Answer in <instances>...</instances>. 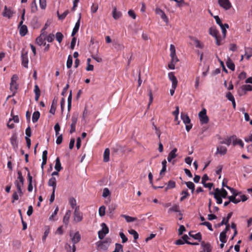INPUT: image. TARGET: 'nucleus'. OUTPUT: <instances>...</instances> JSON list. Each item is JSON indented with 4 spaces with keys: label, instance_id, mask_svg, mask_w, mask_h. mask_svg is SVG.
<instances>
[{
    "label": "nucleus",
    "instance_id": "1",
    "mask_svg": "<svg viewBox=\"0 0 252 252\" xmlns=\"http://www.w3.org/2000/svg\"><path fill=\"white\" fill-rule=\"evenodd\" d=\"M99 240L95 243L96 249L100 251H105L111 243L110 237H99Z\"/></svg>",
    "mask_w": 252,
    "mask_h": 252
},
{
    "label": "nucleus",
    "instance_id": "2",
    "mask_svg": "<svg viewBox=\"0 0 252 252\" xmlns=\"http://www.w3.org/2000/svg\"><path fill=\"white\" fill-rule=\"evenodd\" d=\"M81 237H71L65 245V249L67 252H75L76 247L75 244L80 241Z\"/></svg>",
    "mask_w": 252,
    "mask_h": 252
},
{
    "label": "nucleus",
    "instance_id": "3",
    "mask_svg": "<svg viewBox=\"0 0 252 252\" xmlns=\"http://www.w3.org/2000/svg\"><path fill=\"white\" fill-rule=\"evenodd\" d=\"M198 117L201 124H206L209 121V118L206 115V110L205 108H203L198 113Z\"/></svg>",
    "mask_w": 252,
    "mask_h": 252
},
{
    "label": "nucleus",
    "instance_id": "4",
    "mask_svg": "<svg viewBox=\"0 0 252 252\" xmlns=\"http://www.w3.org/2000/svg\"><path fill=\"white\" fill-rule=\"evenodd\" d=\"M186 239V244L191 245H198L202 241V237H182Z\"/></svg>",
    "mask_w": 252,
    "mask_h": 252
},
{
    "label": "nucleus",
    "instance_id": "5",
    "mask_svg": "<svg viewBox=\"0 0 252 252\" xmlns=\"http://www.w3.org/2000/svg\"><path fill=\"white\" fill-rule=\"evenodd\" d=\"M83 216L82 213L79 211V206H76L74 212V220L77 222H80L82 220Z\"/></svg>",
    "mask_w": 252,
    "mask_h": 252
},
{
    "label": "nucleus",
    "instance_id": "6",
    "mask_svg": "<svg viewBox=\"0 0 252 252\" xmlns=\"http://www.w3.org/2000/svg\"><path fill=\"white\" fill-rule=\"evenodd\" d=\"M218 3L220 6L227 10L231 7V4L229 0H218Z\"/></svg>",
    "mask_w": 252,
    "mask_h": 252
},
{
    "label": "nucleus",
    "instance_id": "7",
    "mask_svg": "<svg viewBox=\"0 0 252 252\" xmlns=\"http://www.w3.org/2000/svg\"><path fill=\"white\" fill-rule=\"evenodd\" d=\"M10 141L13 149L16 151L18 146V142L17 141V135L16 133H14L12 134L11 137L10 139Z\"/></svg>",
    "mask_w": 252,
    "mask_h": 252
},
{
    "label": "nucleus",
    "instance_id": "8",
    "mask_svg": "<svg viewBox=\"0 0 252 252\" xmlns=\"http://www.w3.org/2000/svg\"><path fill=\"white\" fill-rule=\"evenodd\" d=\"M232 214H233L232 212L229 213L227 214V217L226 218H223L222 219V220H221V221L220 223H218L217 225H216V227H220V226L223 225L224 224H225L226 226L229 225V224L228 223L229 220L231 217Z\"/></svg>",
    "mask_w": 252,
    "mask_h": 252
},
{
    "label": "nucleus",
    "instance_id": "9",
    "mask_svg": "<svg viewBox=\"0 0 252 252\" xmlns=\"http://www.w3.org/2000/svg\"><path fill=\"white\" fill-rule=\"evenodd\" d=\"M101 225L102 229L98 232V236H105L109 232V228L105 223H102Z\"/></svg>",
    "mask_w": 252,
    "mask_h": 252
},
{
    "label": "nucleus",
    "instance_id": "10",
    "mask_svg": "<svg viewBox=\"0 0 252 252\" xmlns=\"http://www.w3.org/2000/svg\"><path fill=\"white\" fill-rule=\"evenodd\" d=\"M22 58V64L25 68L28 67V63L29 60L28 58V52H26L25 53L23 52L22 53L21 55Z\"/></svg>",
    "mask_w": 252,
    "mask_h": 252
},
{
    "label": "nucleus",
    "instance_id": "11",
    "mask_svg": "<svg viewBox=\"0 0 252 252\" xmlns=\"http://www.w3.org/2000/svg\"><path fill=\"white\" fill-rule=\"evenodd\" d=\"M200 243L203 249L202 251H204V252H211L212 251V247L209 243H206L202 240Z\"/></svg>",
    "mask_w": 252,
    "mask_h": 252
},
{
    "label": "nucleus",
    "instance_id": "12",
    "mask_svg": "<svg viewBox=\"0 0 252 252\" xmlns=\"http://www.w3.org/2000/svg\"><path fill=\"white\" fill-rule=\"evenodd\" d=\"M13 14V11H12L10 9H8L7 7L5 5L4 6V10L2 13V16L10 19L12 17Z\"/></svg>",
    "mask_w": 252,
    "mask_h": 252
},
{
    "label": "nucleus",
    "instance_id": "13",
    "mask_svg": "<svg viewBox=\"0 0 252 252\" xmlns=\"http://www.w3.org/2000/svg\"><path fill=\"white\" fill-rule=\"evenodd\" d=\"M168 78L169 79L172 81V85L173 86V88L175 87H177L178 84V80L176 77V76L174 75V74L173 72H171L168 73Z\"/></svg>",
    "mask_w": 252,
    "mask_h": 252
},
{
    "label": "nucleus",
    "instance_id": "14",
    "mask_svg": "<svg viewBox=\"0 0 252 252\" xmlns=\"http://www.w3.org/2000/svg\"><path fill=\"white\" fill-rule=\"evenodd\" d=\"M177 151V149L175 148L169 153L167 157V160L168 162H171L173 158L177 157V155L176 154Z\"/></svg>",
    "mask_w": 252,
    "mask_h": 252
},
{
    "label": "nucleus",
    "instance_id": "15",
    "mask_svg": "<svg viewBox=\"0 0 252 252\" xmlns=\"http://www.w3.org/2000/svg\"><path fill=\"white\" fill-rule=\"evenodd\" d=\"M169 211L173 212H179V215L181 216V217L179 218V220H182L183 214L180 212L179 210V206L177 204H174L172 207L169 209Z\"/></svg>",
    "mask_w": 252,
    "mask_h": 252
},
{
    "label": "nucleus",
    "instance_id": "16",
    "mask_svg": "<svg viewBox=\"0 0 252 252\" xmlns=\"http://www.w3.org/2000/svg\"><path fill=\"white\" fill-rule=\"evenodd\" d=\"M18 28H19V33L22 36H25L28 32L27 27L25 25H22L21 26L18 25Z\"/></svg>",
    "mask_w": 252,
    "mask_h": 252
},
{
    "label": "nucleus",
    "instance_id": "17",
    "mask_svg": "<svg viewBox=\"0 0 252 252\" xmlns=\"http://www.w3.org/2000/svg\"><path fill=\"white\" fill-rule=\"evenodd\" d=\"M236 139V135H233L229 137H228L227 139H225L224 140H222L220 142V144H226L227 146H229L230 144L231 143L232 141H233L234 139Z\"/></svg>",
    "mask_w": 252,
    "mask_h": 252
},
{
    "label": "nucleus",
    "instance_id": "18",
    "mask_svg": "<svg viewBox=\"0 0 252 252\" xmlns=\"http://www.w3.org/2000/svg\"><path fill=\"white\" fill-rule=\"evenodd\" d=\"M189 38L192 41H194V43L195 45V46L197 48H199L201 49H202L203 48V44L202 43H201L200 41L198 40L195 37L189 36Z\"/></svg>",
    "mask_w": 252,
    "mask_h": 252
},
{
    "label": "nucleus",
    "instance_id": "19",
    "mask_svg": "<svg viewBox=\"0 0 252 252\" xmlns=\"http://www.w3.org/2000/svg\"><path fill=\"white\" fill-rule=\"evenodd\" d=\"M113 17L114 19L117 20L119 19L122 15V13L120 11H117V8L115 6L113 8V10L112 11Z\"/></svg>",
    "mask_w": 252,
    "mask_h": 252
},
{
    "label": "nucleus",
    "instance_id": "20",
    "mask_svg": "<svg viewBox=\"0 0 252 252\" xmlns=\"http://www.w3.org/2000/svg\"><path fill=\"white\" fill-rule=\"evenodd\" d=\"M226 64L227 67L231 70L234 71L235 70V64L229 57L227 58Z\"/></svg>",
    "mask_w": 252,
    "mask_h": 252
},
{
    "label": "nucleus",
    "instance_id": "21",
    "mask_svg": "<svg viewBox=\"0 0 252 252\" xmlns=\"http://www.w3.org/2000/svg\"><path fill=\"white\" fill-rule=\"evenodd\" d=\"M227 153V149L225 147L220 146L217 148V152L216 154H220L221 155H224Z\"/></svg>",
    "mask_w": 252,
    "mask_h": 252
},
{
    "label": "nucleus",
    "instance_id": "22",
    "mask_svg": "<svg viewBox=\"0 0 252 252\" xmlns=\"http://www.w3.org/2000/svg\"><path fill=\"white\" fill-rule=\"evenodd\" d=\"M181 119L186 125L190 123V119L187 114L181 113Z\"/></svg>",
    "mask_w": 252,
    "mask_h": 252
},
{
    "label": "nucleus",
    "instance_id": "23",
    "mask_svg": "<svg viewBox=\"0 0 252 252\" xmlns=\"http://www.w3.org/2000/svg\"><path fill=\"white\" fill-rule=\"evenodd\" d=\"M48 185L53 187V190L55 191L56 188V180L55 177H52L48 181Z\"/></svg>",
    "mask_w": 252,
    "mask_h": 252
},
{
    "label": "nucleus",
    "instance_id": "24",
    "mask_svg": "<svg viewBox=\"0 0 252 252\" xmlns=\"http://www.w3.org/2000/svg\"><path fill=\"white\" fill-rule=\"evenodd\" d=\"M57 103V99H56L55 98H54L52 103L51 106V108L49 112L52 114H55L56 109V105Z\"/></svg>",
    "mask_w": 252,
    "mask_h": 252
},
{
    "label": "nucleus",
    "instance_id": "25",
    "mask_svg": "<svg viewBox=\"0 0 252 252\" xmlns=\"http://www.w3.org/2000/svg\"><path fill=\"white\" fill-rule=\"evenodd\" d=\"M109 155H110V150L109 148H106L105 149L103 154V161L105 162H107L109 160Z\"/></svg>",
    "mask_w": 252,
    "mask_h": 252
},
{
    "label": "nucleus",
    "instance_id": "26",
    "mask_svg": "<svg viewBox=\"0 0 252 252\" xmlns=\"http://www.w3.org/2000/svg\"><path fill=\"white\" fill-rule=\"evenodd\" d=\"M70 215L71 211L70 210H68L65 213L63 219V222L65 225L68 224Z\"/></svg>",
    "mask_w": 252,
    "mask_h": 252
},
{
    "label": "nucleus",
    "instance_id": "27",
    "mask_svg": "<svg viewBox=\"0 0 252 252\" xmlns=\"http://www.w3.org/2000/svg\"><path fill=\"white\" fill-rule=\"evenodd\" d=\"M40 114L39 111H35L32 114V121L33 123L37 122L40 118Z\"/></svg>",
    "mask_w": 252,
    "mask_h": 252
},
{
    "label": "nucleus",
    "instance_id": "28",
    "mask_svg": "<svg viewBox=\"0 0 252 252\" xmlns=\"http://www.w3.org/2000/svg\"><path fill=\"white\" fill-rule=\"evenodd\" d=\"M209 33L210 34L214 36L215 38H217V37L220 36V35H218V31L216 29H214L213 27H211L209 29Z\"/></svg>",
    "mask_w": 252,
    "mask_h": 252
},
{
    "label": "nucleus",
    "instance_id": "29",
    "mask_svg": "<svg viewBox=\"0 0 252 252\" xmlns=\"http://www.w3.org/2000/svg\"><path fill=\"white\" fill-rule=\"evenodd\" d=\"M241 88L243 91L244 94H246L247 91H252V86L250 85H244L241 87Z\"/></svg>",
    "mask_w": 252,
    "mask_h": 252
},
{
    "label": "nucleus",
    "instance_id": "30",
    "mask_svg": "<svg viewBox=\"0 0 252 252\" xmlns=\"http://www.w3.org/2000/svg\"><path fill=\"white\" fill-rule=\"evenodd\" d=\"M31 25L33 28H37L39 27L40 24L38 23V18L37 17H34L31 21Z\"/></svg>",
    "mask_w": 252,
    "mask_h": 252
},
{
    "label": "nucleus",
    "instance_id": "31",
    "mask_svg": "<svg viewBox=\"0 0 252 252\" xmlns=\"http://www.w3.org/2000/svg\"><path fill=\"white\" fill-rule=\"evenodd\" d=\"M62 167L60 162L59 158H57L56 159V164L55 166V169L57 171H60L62 169Z\"/></svg>",
    "mask_w": 252,
    "mask_h": 252
},
{
    "label": "nucleus",
    "instance_id": "32",
    "mask_svg": "<svg viewBox=\"0 0 252 252\" xmlns=\"http://www.w3.org/2000/svg\"><path fill=\"white\" fill-rule=\"evenodd\" d=\"M46 40V37H41V35H39V36H38L36 39V40H35V43L39 45V46H41V45L43 44H44V41Z\"/></svg>",
    "mask_w": 252,
    "mask_h": 252
},
{
    "label": "nucleus",
    "instance_id": "33",
    "mask_svg": "<svg viewBox=\"0 0 252 252\" xmlns=\"http://www.w3.org/2000/svg\"><path fill=\"white\" fill-rule=\"evenodd\" d=\"M113 46L118 51H121L125 49V46L122 44L119 43L118 42H114Z\"/></svg>",
    "mask_w": 252,
    "mask_h": 252
},
{
    "label": "nucleus",
    "instance_id": "34",
    "mask_svg": "<svg viewBox=\"0 0 252 252\" xmlns=\"http://www.w3.org/2000/svg\"><path fill=\"white\" fill-rule=\"evenodd\" d=\"M18 89V85L16 83H10V90L13 92L12 95H14L16 93V90Z\"/></svg>",
    "mask_w": 252,
    "mask_h": 252
},
{
    "label": "nucleus",
    "instance_id": "35",
    "mask_svg": "<svg viewBox=\"0 0 252 252\" xmlns=\"http://www.w3.org/2000/svg\"><path fill=\"white\" fill-rule=\"evenodd\" d=\"M121 217L125 218L128 222H132L137 220V218L131 217L125 215H122Z\"/></svg>",
    "mask_w": 252,
    "mask_h": 252
},
{
    "label": "nucleus",
    "instance_id": "36",
    "mask_svg": "<svg viewBox=\"0 0 252 252\" xmlns=\"http://www.w3.org/2000/svg\"><path fill=\"white\" fill-rule=\"evenodd\" d=\"M181 194L183 195V196L180 198V201H183L188 196H189V193L188 191V189L183 190Z\"/></svg>",
    "mask_w": 252,
    "mask_h": 252
},
{
    "label": "nucleus",
    "instance_id": "37",
    "mask_svg": "<svg viewBox=\"0 0 252 252\" xmlns=\"http://www.w3.org/2000/svg\"><path fill=\"white\" fill-rule=\"evenodd\" d=\"M31 12L32 13H35L37 10V6L35 0H33L32 2L31 5Z\"/></svg>",
    "mask_w": 252,
    "mask_h": 252
},
{
    "label": "nucleus",
    "instance_id": "38",
    "mask_svg": "<svg viewBox=\"0 0 252 252\" xmlns=\"http://www.w3.org/2000/svg\"><path fill=\"white\" fill-rule=\"evenodd\" d=\"M170 50L171 51L170 55L171 58L175 57V56L176 55V49H175V47L174 45H173V44H171L170 46Z\"/></svg>",
    "mask_w": 252,
    "mask_h": 252
},
{
    "label": "nucleus",
    "instance_id": "39",
    "mask_svg": "<svg viewBox=\"0 0 252 252\" xmlns=\"http://www.w3.org/2000/svg\"><path fill=\"white\" fill-rule=\"evenodd\" d=\"M72 62H73L72 57L70 55H69L68 56L67 60V62H66V67L67 68H70L71 67L72 65Z\"/></svg>",
    "mask_w": 252,
    "mask_h": 252
},
{
    "label": "nucleus",
    "instance_id": "40",
    "mask_svg": "<svg viewBox=\"0 0 252 252\" xmlns=\"http://www.w3.org/2000/svg\"><path fill=\"white\" fill-rule=\"evenodd\" d=\"M63 34L61 32H57L56 33V38L57 41L60 43L63 40Z\"/></svg>",
    "mask_w": 252,
    "mask_h": 252
},
{
    "label": "nucleus",
    "instance_id": "41",
    "mask_svg": "<svg viewBox=\"0 0 252 252\" xmlns=\"http://www.w3.org/2000/svg\"><path fill=\"white\" fill-rule=\"evenodd\" d=\"M237 144L239 145L242 148L244 147V143L241 140H237L236 138V139L234 138L233 141V146H235Z\"/></svg>",
    "mask_w": 252,
    "mask_h": 252
},
{
    "label": "nucleus",
    "instance_id": "42",
    "mask_svg": "<svg viewBox=\"0 0 252 252\" xmlns=\"http://www.w3.org/2000/svg\"><path fill=\"white\" fill-rule=\"evenodd\" d=\"M78 114L77 113H74L71 118V124L76 125L78 120Z\"/></svg>",
    "mask_w": 252,
    "mask_h": 252
},
{
    "label": "nucleus",
    "instance_id": "43",
    "mask_svg": "<svg viewBox=\"0 0 252 252\" xmlns=\"http://www.w3.org/2000/svg\"><path fill=\"white\" fill-rule=\"evenodd\" d=\"M81 18V13H79V18H78L77 22L76 23L74 28L73 29V30L78 31L79 27H80Z\"/></svg>",
    "mask_w": 252,
    "mask_h": 252
},
{
    "label": "nucleus",
    "instance_id": "44",
    "mask_svg": "<svg viewBox=\"0 0 252 252\" xmlns=\"http://www.w3.org/2000/svg\"><path fill=\"white\" fill-rule=\"evenodd\" d=\"M98 213L99 215L101 217L105 215V207L104 206H101L99 207Z\"/></svg>",
    "mask_w": 252,
    "mask_h": 252
},
{
    "label": "nucleus",
    "instance_id": "45",
    "mask_svg": "<svg viewBox=\"0 0 252 252\" xmlns=\"http://www.w3.org/2000/svg\"><path fill=\"white\" fill-rule=\"evenodd\" d=\"M123 246L121 244L116 243L115 250L113 252H122Z\"/></svg>",
    "mask_w": 252,
    "mask_h": 252
},
{
    "label": "nucleus",
    "instance_id": "46",
    "mask_svg": "<svg viewBox=\"0 0 252 252\" xmlns=\"http://www.w3.org/2000/svg\"><path fill=\"white\" fill-rule=\"evenodd\" d=\"M221 193L220 196L223 198H226L227 197L228 193L227 191L223 188L221 189Z\"/></svg>",
    "mask_w": 252,
    "mask_h": 252
},
{
    "label": "nucleus",
    "instance_id": "47",
    "mask_svg": "<svg viewBox=\"0 0 252 252\" xmlns=\"http://www.w3.org/2000/svg\"><path fill=\"white\" fill-rule=\"evenodd\" d=\"M228 189H229L232 193V195L237 196L240 194H241V192H238L236 189H235L234 188H232L231 187H229L228 188Z\"/></svg>",
    "mask_w": 252,
    "mask_h": 252
},
{
    "label": "nucleus",
    "instance_id": "48",
    "mask_svg": "<svg viewBox=\"0 0 252 252\" xmlns=\"http://www.w3.org/2000/svg\"><path fill=\"white\" fill-rule=\"evenodd\" d=\"M230 230V225L225 226L224 230L222 231L221 232H220L219 236H226V233L228 231Z\"/></svg>",
    "mask_w": 252,
    "mask_h": 252
},
{
    "label": "nucleus",
    "instance_id": "49",
    "mask_svg": "<svg viewBox=\"0 0 252 252\" xmlns=\"http://www.w3.org/2000/svg\"><path fill=\"white\" fill-rule=\"evenodd\" d=\"M117 207V205L115 204H112L108 206V211L110 214L113 213Z\"/></svg>",
    "mask_w": 252,
    "mask_h": 252
},
{
    "label": "nucleus",
    "instance_id": "50",
    "mask_svg": "<svg viewBox=\"0 0 252 252\" xmlns=\"http://www.w3.org/2000/svg\"><path fill=\"white\" fill-rule=\"evenodd\" d=\"M201 225H205L207 227L209 230L211 231H213V228L212 226V224L208 221H204L200 223Z\"/></svg>",
    "mask_w": 252,
    "mask_h": 252
},
{
    "label": "nucleus",
    "instance_id": "51",
    "mask_svg": "<svg viewBox=\"0 0 252 252\" xmlns=\"http://www.w3.org/2000/svg\"><path fill=\"white\" fill-rule=\"evenodd\" d=\"M185 243H186V239L182 238L177 240L175 242V244L177 245H183Z\"/></svg>",
    "mask_w": 252,
    "mask_h": 252
},
{
    "label": "nucleus",
    "instance_id": "52",
    "mask_svg": "<svg viewBox=\"0 0 252 252\" xmlns=\"http://www.w3.org/2000/svg\"><path fill=\"white\" fill-rule=\"evenodd\" d=\"M110 194V192L108 188H104L103 190L102 197L104 198L107 197Z\"/></svg>",
    "mask_w": 252,
    "mask_h": 252
},
{
    "label": "nucleus",
    "instance_id": "53",
    "mask_svg": "<svg viewBox=\"0 0 252 252\" xmlns=\"http://www.w3.org/2000/svg\"><path fill=\"white\" fill-rule=\"evenodd\" d=\"M182 183L185 184L186 185L188 188L189 189L191 188H193V187L195 186L194 184L192 182H182Z\"/></svg>",
    "mask_w": 252,
    "mask_h": 252
},
{
    "label": "nucleus",
    "instance_id": "54",
    "mask_svg": "<svg viewBox=\"0 0 252 252\" xmlns=\"http://www.w3.org/2000/svg\"><path fill=\"white\" fill-rule=\"evenodd\" d=\"M25 133L26 135L25 137L30 138L31 136L32 131L31 127L29 126H28V127L26 128Z\"/></svg>",
    "mask_w": 252,
    "mask_h": 252
},
{
    "label": "nucleus",
    "instance_id": "55",
    "mask_svg": "<svg viewBox=\"0 0 252 252\" xmlns=\"http://www.w3.org/2000/svg\"><path fill=\"white\" fill-rule=\"evenodd\" d=\"M55 35L53 33H50L46 37V39L48 42H52L54 39Z\"/></svg>",
    "mask_w": 252,
    "mask_h": 252
},
{
    "label": "nucleus",
    "instance_id": "56",
    "mask_svg": "<svg viewBox=\"0 0 252 252\" xmlns=\"http://www.w3.org/2000/svg\"><path fill=\"white\" fill-rule=\"evenodd\" d=\"M226 97L231 102L235 100L234 97L231 92H228L226 94Z\"/></svg>",
    "mask_w": 252,
    "mask_h": 252
},
{
    "label": "nucleus",
    "instance_id": "57",
    "mask_svg": "<svg viewBox=\"0 0 252 252\" xmlns=\"http://www.w3.org/2000/svg\"><path fill=\"white\" fill-rule=\"evenodd\" d=\"M176 184L175 182L173 181L170 180L167 184V188L169 189H173L175 187Z\"/></svg>",
    "mask_w": 252,
    "mask_h": 252
},
{
    "label": "nucleus",
    "instance_id": "58",
    "mask_svg": "<svg viewBox=\"0 0 252 252\" xmlns=\"http://www.w3.org/2000/svg\"><path fill=\"white\" fill-rule=\"evenodd\" d=\"M40 7L42 9H45L46 7V0H39Z\"/></svg>",
    "mask_w": 252,
    "mask_h": 252
},
{
    "label": "nucleus",
    "instance_id": "59",
    "mask_svg": "<svg viewBox=\"0 0 252 252\" xmlns=\"http://www.w3.org/2000/svg\"><path fill=\"white\" fill-rule=\"evenodd\" d=\"M231 227L234 230V233L232 236H235L237 234L236 224L234 222H232L231 224Z\"/></svg>",
    "mask_w": 252,
    "mask_h": 252
},
{
    "label": "nucleus",
    "instance_id": "60",
    "mask_svg": "<svg viewBox=\"0 0 252 252\" xmlns=\"http://www.w3.org/2000/svg\"><path fill=\"white\" fill-rule=\"evenodd\" d=\"M69 203L71 206L74 208L76 206V200L74 197H71L69 198Z\"/></svg>",
    "mask_w": 252,
    "mask_h": 252
},
{
    "label": "nucleus",
    "instance_id": "61",
    "mask_svg": "<svg viewBox=\"0 0 252 252\" xmlns=\"http://www.w3.org/2000/svg\"><path fill=\"white\" fill-rule=\"evenodd\" d=\"M68 13L69 11L68 10H65L62 14L59 16V19L61 20L64 19Z\"/></svg>",
    "mask_w": 252,
    "mask_h": 252
},
{
    "label": "nucleus",
    "instance_id": "62",
    "mask_svg": "<svg viewBox=\"0 0 252 252\" xmlns=\"http://www.w3.org/2000/svg\"><path fill=\"white\" fill-rule=\"evenodd\" d=\"M161 18L164 21V22L166 23V25L168 24L169 20L168 18L166 15L165 13H162L161 15L160 16Z\"/></svg>",
    "mask_w": 252,
    "mask_h": 252
},
{
    "label": "nucleus",
    "instance_id": "63",
    "mask_svg": "<svg viewBox=\"0 0 252 252\" xmlns=\"http://www.w3.org/2000/svg\"><path fill=\"white\" fill-rule=\"evenodd\" d=\"M185 231H186L185 227L183 225H181L180 226L179 228L178 229L179 235H181L183 233V232Z\"/></svg>",
    "mask_w": 252,
    "mask_h": 252
},
{
    "label": "nucleus",
    "instance_id": "64",
    "mask_svg": "<svg viewBox=\"0 0 252 252\" xmlns=\"http://www.w3.org/2000/svg\"><path fill=\"white\" fill-rule=\"evenodd\" d=\"M76 42V38L75 37H73L72 38L71 43H70V48L72 50H73L74 49L75 45Z\"/></svg>",
    "mask_w": 252,
    "mask_h": 252
}]
</instances>
